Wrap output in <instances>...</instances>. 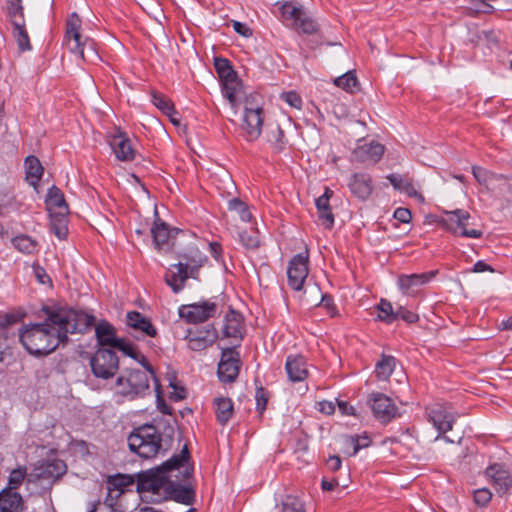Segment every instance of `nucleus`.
<instances>
[{
	"label": "nucleus",
	"instance_id": "f257e3e1",
	"mask_svg": "<svg viewBox=\"0 0 512 512\" xmlns=\"http://www.w3.org/2000/svg\"><path fill=\"white\" fill-rule=\"evenodd\" d=\"M193 473L190 452L187 445H184L180 453L173 455L160 466L138 473L137 491L151 493L155 501L173 500L190 505L195 499Z\"/></svg>",
	"mask_w": 512,
	"mask_h": 512
},
{
	"label": "nucleus",
	"instance_id": "f03ea898",
	"mask_svg": "<svg viewBox=\"0 0 512 512\" xmlns=\"http://www.w3.org/2000/svg\"><path fill=\"white\" fill-rule=\"evenodd\" d=\"M46 315L43 323L23 325L19 339L26 351L34 356L52 353L64 341V308L44 306Z\"/></svg>",
	"mask_w": 512,
	"mask_h": 512
},
{
	"label": "nucleus",
	"instance_id": "7ed1b4c3",
	"mask_svg": "<svg viewBox=\"0 0 512 512\" xmlns=\"http://www.w3.org/2000/svg\"><path fill=\"white\" fill-rule=\"evenodd\" d=\"M129 449L139 457L150 459L162 449V434L157 427L145 424L135 428L127 439Z\"/></svg>",
	"mask_w": 512,
	"mask_h": 512
},
{
	"label": "nucleus",
	"instance_id": "20e7f679",
	"mask_svg": "<svg viewBox=\"0 0 512 512\" xmlns=\"http://www.w3.org/2000/svg\"><path fill=\"white\" fill-rule=\"evenodd\" d=\"M157 382L154 370L126 369L116 380L117 393L130 399L143 397L149 391V381Z\"/></svg>",
	"mask_w": 512,
	"mask_h": 512
},
{
	"label": "nucleus",
	"instance_id": "39448f33",
	"mask_svg": "<svg viewBox=\"0 0 512 512\" xmlns=\"http://www.w3.org/2000/svg\"><path fill=\"white\" fill-rule=\"evenodd\" d=\"M92 40L83 34L82 20L75 13L66 19V49L74 57L76 63L85 60V49L92 48Z\"/></svg>",
	"mask_w": 512,
	"mask_h": 512
},
{
	"label": "nucleus",
	"instance_id": "423d86ee",
	"mask_svg": "<svg viewBox=\"0 0 512 512\" xmlns=\"http://www.w3.org/2000/svg\"><path fill=\"white\" fill-rule=\"evenodd\" d=\"M46 210L50 218V229L59 240L64 239V214L61 209L64 207V194L56 187L48 189L45 197Z\"/></svg>",
	"mask_w": 512,
	"mask_h": 512
},
{
	"label": "nucleus",
	"instance_id": "0eeeda50",
	"mask_svg": "<svg viewBox=\"0 0 512 512\" xmlns=\"http://www.w3.org/2000/svg\"><path fill=\"white\" fill-rule=\"evenodd\" d=\"M470 214L462 209L454 211H446L445 216L441 219L442 226L449 232L472 239H478L482 236V231L477 229H468V220Z\"/></svg>",
	"mask_w": 512,
	"mask_h": 512
},
{
	"label": "nucleus",
	"instance_id": "6e6552de",
	"mask_svg": "<svg viewBox=\"0 0 512 512\" xmlns=\"http://www.w3.org/2000/svg\"><path fill=\"white\" fill-rule=\"evenodd\" d=\"M93 374L97 378H112L119 368V359L112 349L98 348L90 360Z\"/></svg>",
	"mask_w": 512,
	"mask_h": 512
},
{
	"label": "nucleus",
	"instance_id": "1a4fd4ad",
	"mask_svg": "<svg viewBox=\"0 0 512 512\" xmlns=\"http://www.w3.org/2000/svg\"><path fill=\"white\" fill-rule=\"evenodd\" d=\"M219 313L218 305L210 300L193 304L182 305L179 308V315L189 323H202Z\"/></svg>",
	"mask_w": 512,
	"mask_h": 512
},
{
	"label": "nucleus",
	"instance_id": "9d476101",
	"mask_svg": "<svg viewBox=\"0 0 512 512\" xmlns=\"http://www.w3.org/2000/svg\"><path fill=\"white\" fill-rule=\"evenodd\" d=\"M427 416L429 422L437 429L438 435L435 440L443 438L448 443H454V440L447 436H442L450 431L455 423V416L441 404H434L427 409Z\"/></svg>",
	"mask_w": 512,
	"mask_h": 512
},
{
	"label": "nucleus",
	"instance_id": "9b49d317",
	"mask_svg": "<svg viewBox=\"0 0 512 512\" xmlns=\"http://www.w3.org/2000/svg\"><path fill=\"white\" fill-rule=\"evenodd\" d=\"M308 263L309 257L307 253L296 254L290 260L287 268V277L288 284L293 290H302L309 273Z\"/></svg>",
	"mask_w": 512,
	"mask_h": 512
},
{
	"label": "nucleus",
	"instance_id": "f8f14e48",
	"mask_svg": "<svg viewBox=\"0 0 512 512\" xmlns=\"http://www.w3.org/2000/svg\"><path fill=\"white\" fill-rule=\"evenodd\" d=\"M240 359L236 347L226 348L222 351L218 364V377L221 382L231 383L239 374Z\"/></svg>",
	"mask_w": 512,
	"mask_h": 512
},
{
	"label": "nucleus",
	"instance_id": "ddd939ff",
	"mask_svg": "<svg viewBox=\"0 0 512 512\" xmlns=\"http://www.w3.org/2000/svg\"><path fill=\"white\" fill-rule=\"evenodd\" d=\"M368 403L374 417L381 423H388L397 415V407L391 398L383 393H372L369 395Z\"/></svg>",
	"mask_w": 512,
	"mask_h": 512
},
{
	"label": "nucleus",
	"instance_id": "4468645a",
	"mask_svg": "<svg viewBox=\"0 0 512 512\" xmlns=\"http://www.w3.org/2000/svg\"><path fill=\"white\" fill-rule=\"evenodd\" d=\"M263 110L260 107L249 108L245 107L243 122L241 129L243 136L249 142H253L259 138L263 125Z\"/></svg>",
	"mask_w": 512,
	"mask_h": 512
},
{
	"label": "nucleus",
	"instance_id": "2eb2a0df",
	"mask_svg": "<svg viewBox=\"0 0 512 512\" xmlns=\"http://www.w3.org/2000/svg\"><path fill=\"white\" fill-rule=\"evenodd\" d=\"M436 273V271H429L419 274H402L397 280L398 288L404 295L415 296L424 285L435 277Z\"/></svg>",
	"mask_w": 512,
	"mask_h": 512
},
{
	"label": "nucleus",
	"instance_id": "dca6fc26",
	"mask_svg": "<svg viewBox=\"0 0 512 512\" xmlns=\"http://www.w3.org/2000/svg\"><path fill=\"white\" fill-rule=\"evenodd\" d=\"M126 325L132 330L131 334L137 338L140 337H155L157 329L152 324L149 318L144 316L138 311H129L126 314Z\"/></svg>",
	"mask_w": 512,
	"mask_h": 512
},
{
	"label": "nucleus",
	"instance_id": "f3484780",
	"mask_svg": "<svg viewBox=\"0 0 512 512\" xmlns=\"http://www.w3.org/2000/svg\"><path fill=\"white\" fill-rule=\"evenodd\" d=\"M94 321V316L83 310L66 309V334L84 333L92 327Z\"/></svg>",
	"mask_w": 512,
	"mask_h": 512
},
{
	"label": "nucleus",
	"instance_id": "a211bd4d",
	"mask_svg": "<svg viewBox=\"0 0 512 512\" xmlns=\"http://www.w3.org/2000/svg\"><path fill=\"white\" fill-rule=\"evenodd\" d=\"M385 147L375 141L357 146L352 152L354 161L363 164H376L383 156Z\"/></svg>",
	"mask_w": 512,
	"mask_h": 512
},
{
	"label": "nucleus",
	"instance_id": "6ab92c4d",
	"mask_svg": "<svg viewBox=\"0 0 512 512\" xmlns=\"http://www.w3.org/2000/svg\"><path fill=\"white\" fill-rule=\"evenodd\" d=\"M109 145L115 156L120 161H132L135 157V151L132 148L131 141L126 133L117 129L109 136Z\"/></svg>",
	"mask_w": 512,
	"mask_h": 512
},
{
	"label": "nucleus",
	"instance_id": "aec40b11",
	"mask_svg": "<svg viewBox=\"0 0 512 512\" xmlns=\"http://www.w3.org/2000/svg\"><path fill=\"white\" fill-rule=\"evenodd\" d=\"M188 279V263L179 262L172 264L165 272L164 281L171 290L178 294L184 287Z\"/></svg>",
	"mask_w": 512,
	"mask_h": 512
},
{
	"label": "nucleus",
	"instance_id": "412c9836",
	"mask_svg": "<svg viewBox=\"0 0 512 512\" xmlns=\"http://www.w3.org/2000/svg\"><path fill=\"white\" fill-rule=\"evenodd\" d=\"M350 192L360 200H367L373 192L372 177L367 173H354L348 181Z\"/></svg>",
	"mask_w": 512,
	"mask_h": 512
},
{
	"label": "nucleus",
	"instance_id": "4be33fe9",
	"mask_svg": "<svg viewBox=\"0 0 512 512\" xmlns=\"http://www.w3.org/2000/svg\"><path fill=\"white\" fill-rule=\"evenodd\" d=\"M217 338L216 329L213 326H209L204 330L190 332L188 335V347L193 351H201L211 346Z\"/></svg>",
	"mask_w": 512,
	"mask_h": 512
},
{
	"label": "nucleus",
	"instance_id": "5701e85b",
	"mask_svg": "<svg viewBox=\"0 0 512 512\" xmlns=\"http://www.w3.org/2000/svg\"><path fill=\"white\" fill-rule=\"evenodd\" d=\"M285 370L292 382L304 381L308 376L306 359L301 355H289L286 359Z\"/></svg>",
	"mask_w": 512,
	"mask_h": 512
},
{
	"label": "nucleus",
	"instance_id": "b1692460",
	"mask_svg": "<svg viewBox=\"0 0 512 512\" xmlns=\"http://www.w3.org/2000/svg\"><path fill=\"white\" fill-rule=\"evenodd\" d=\"M95 336L99 348H105L106 346L114 348L120 338L116 335V329L112 324L107 321H100L95 326Z\"/></svg>",
	"mask_w": 512,
	"mask_h": 512
},
{
	"label": "nucleus",
	"instance_id": "393cba45",
	"mask_svg": "<svg viewBox=\"0 0 512 512\" xmlns=\"http://www.w3.org/2000/svg\"><path fill=\"white\" fill-rule=\"evenodd\" d=\"M486 475L491 479L499 493H506L512 486V477L509 472L499 464H494L486 469Z\"/></svg>",
	"mask_w": 512,
	"mask_h": 512
},
{
	"label": "nucleus",
	"instance_id": "a878e982",
	"mask_svg": "<svg viewBox=\"0 0 512 512\" xmlns=\"http://www.w3.org/2000/svg\"><path fill=\"white\" fill-rule=\"evenodd\" d=\"M223 336L226 338H243L244 325L242 316L234 310H230L224 319Z\"/></svg>",
	"mask_w": 512,
	"mask_h": 512
},
{
	"label": "nucleus",
	"instance_id": "bb28decb",
	"mask_svg": "<svg viewBox=\"0 0 512 512\" xmlns=\"http://www.w3.org/2000/svg\"><path fill=\"white\" fill-rule=\"evenodd\" d=\"M25 180L34 190L39 192V182L44 173V167L40 160L33 155L28 156L24 162Z\"/></svg>",
	"mask_w": 512,
	"mask_h": 512
},
{
	"label": "nucleus",
	"instance_id": "cd10ccee",
	"mask_svg": "<svg viewBox=\"0 0 512 512\" xmlns=\"http://www.w3.org/2000/svg\"><path fill=\"white\" fill-rule=\"evenodd\" d=\"M62 467L61 460H41L34 469L35 476L44 479H57L64 473Z\"/></svg>",
	"mask_w": 512,
	"mask_h": 512
},
{
	"label": "nucleus",
	"instance_id": "c85d7f7f",
	"mask_svg": "<svg viewBox=\"0 0 512 512\" xmlns=\"http://www.w3.org/2000/svg\"><path fill=\"white\" fill-rule=\"evenodd\" d=\"M213 407L218 423L225 426L234 415L233 401L228 397H215Z\"/></svg>",
	"mask_w": 512,
	"mask_h": 512
},
{
	"label": "nucleus",
	"instance_id": "c756f323",
	"mask_svg": "<svg viewBox=\"0 0 512 512\" xmlns=\"http://www.w3.org/2000/svg\"><path fill=\"white\" fill-rule=\"evenodd\" d=\"M135 483V479L131 475L117 474L110 476L107 480L108 496L118 498L124 493L125 489Z\"/></svg>",
	"mask_w": 512,
	"mask_h": 512
},
{
	"label": "nucleus",
	"instance_id": "7c9ffc66",
	"mask_svg": "<svg viewBox=\"0 0 512 512\" xmlns=\"http://www.w3.org/2000/svg\"><path fill=\"white\" fill-rule=\"evenodd\" d=\"M22 497L19 493L11 490L0 492V512H21Z\"/></svg>",
	"mask_w": 512,
	"mask_h": 512
},
{
	"label": "nucleus",
	"instance_id": "2f4dec72",
	"mask_svg": "<svg viewBox=\"0 0 512 512\" xmlns=\"http://www.w3.org/2000/svg\"><path fill=\"white\" fill-rule=\"evenodd\" d=\"M151 234L156 248L162 249L169 244V240L172 237V230L165 222L157 219L151 228Z\"/></svg>",
	"mask_w": 512,
	"mask_h": 512
},
{
	"label": "nucleus",
	"instance_id": "473e14b6",
	"mask_svg": "<svg viewBox=\"0 0 512 512\" xmlns=\"http://www.w3.org/2000/svg\"><path fill=\"white\" fill-rule=\"evenodd\" d=\"M114 349L121 351L125 356H128L142 365L143 368L148 369L152 373V366L146 359V357L140 353L137 348L125 339H119L118 344L115 345Z\"/></svg>",
	"mask_w": 512,
	"mask_h": 512
},
{
	"label": "nucleus",
	"instance_id": "72a5a7b5",
	"mask_svg": "<svg viewBox=\"0 0 512 512\" xmlns=\"http://www.w3.org/2000/svg\"><path fill=\"white\" fill-rule=\"evenodd\" d=\"M180 256L186 260L185 263H188V279H197L199 268L202 266L204 260L199 249L191 247L189 253H182Z\"/></svg>",
	"mask_w": 512,
	"mask_h": 512
},
{
	"label": "nucleus",
	"instance_id": "f704fd0d",
	"mask_svg": "<svg viewBox=\"0 0 512 512\" xmlns=\"http://www.w3.org/2000/svg\"><path fill=\"white\" fill-rule=\"evenodd\" d=\"M15 249L23 254H34L39 250V244L32 237L21 234L11 239Z\"/></svg>",
	"mask_w": 512,
	"mask_h": 512
},
{
	"label": "nucleus",
	"instance_id": "c9c22d12",
	"mask_svg": "<svg viewBox=\"0 0 512 512\" xmlns=\"http://www.w3.org/2000/svg\"><path fill=\"white\" fill-rule=\"evenodd\" d=\"M279 512H306L305 502L299 495L287 494L281 500Z\"/></svg>",
	"mask_w": 512,
	"mask_h": 512
},
{
	"label": "nucleus",
	"instance_id": "e433bc0d",
	"mask_svg": "<svg viewBox=\"0 0 512 512\" xmlns=\"http://www.w3.org/2000/svg\"><path fill=\"white\" fill-rule=\"evenodd\" d=\"M396 359L393 356H383L377 362L375 367V374L380 380H387L394 371Z\"/></svg>",
	"mask_w": 512,
	"mask_h": 512
},
{
	"label": "nucleus",
	"instance_id": "4c0bfd02",
	"mask_svg": "<svg viewBox=\"0 0 512 512\" xmlns=\"http://www.w3.org/2000/svg\"><path fill=\"white\" fill-rule=\"evenodd\" d=\"M222 94L230 102L232 106L235 105L237 96L241 91V82L237 76L231 78V82L223 81Z\"/></svg>",
	"mask_w": 512,
	"mask_h": 512
},
{
	"label": "nucleus",
	"instance_id": "58836bf2",
	"mask_svg": "<svg viewBox=\"0 0 512 512\" xmlns=\"http://www.w3.org/2000/svg\"><path fill=\"white\" fill-rule=\"evenodd\" d=\"M7 12L13 26L25 23L24 8L21 0H9Z\"/></svg>",
	"mask_w": 512,
	"mask_h": 512
},
{
	"label": "nucleus",
	"instance_id": "ea45409f",
	"mask_svg": "<svg viewBox=\"0 0 512 512\" xmlns=\"http://www.w3.org/2000/svg\"><path fill=\"white\" fill-rule=\"evenodd\" d=\"M376 309L379 312L377 316V319L379 321L384 322L386 324H392L393 322H395L396 308L393 307L390 301L382 298L380 302L377 304Z\"/></svg>",
	"mask_w": 512,
	"mask_h": 512
},
{
	"label": "nucleus",
	"instance_id": "a19ab883",
	"mask_svg": "<svg viewBox=\"0 0 512 512\" xmlns=\"http://www.w3.org/2000/svg\"><path fill=\"white\" fill-rule=\"evenodd\" d=\"M214 66L221 82H231V78L237 76L236 72L234 71L230 62L227 59L216 58Z\"/></svg>",
	"mask_w": 512,
	"mask_h": 512
},
{
	"label": "nucleus",
	"instance_id": "79ce46f5",
	"mask_svg": "<svg viewBox=\"0 0 512 512\" xmlns=\"http://www.w3.org/2000/svg\"><path fill=\"white\" fill-rule=\"evenodd\" d=\"M269 142L273 147V150L277 153H280L285 149L287 145V139L285 137L284 131L280 128V126H276L275 129L269 132Z\"/></svg>",
	"mask_w": 512,
	"mask_h": 512
},
{
	"label": "nucleus",
	"instance_id": "37998d69",
	"mask_svg": "<svg viewBox=\"0 0 512 512\" xmlns=\"http://www.w3.org/2000/svg\"><path fill=\"white\" fill-rule=\"evenodd\" d=\"M228 209L230 211L236 212L240 219L244 222H249L252 218V215L248 209L246 203H244L239 198H232L228 201Z\"/></svg>",
	"mask_w": 512,
	"mask_h": 512
},
{
	"label": "nucleus",
	"instance_id": "c03bdc74",
	"mask_svg": "<svg viewBox=\"0 0 512 512\" xmlns=\"http://www.w3.org/2000/svg\"><path fill=\"white\" fill-rule=\"evenodd\" d=\"M239 241L248 250H256L260 245L259 234L255 230L239 232Z\"/></svg>",
	"mask_w": 512,
	"mask_h": 512
},
{
	"label": "nucleus",
	"instance_id": "a18cd8bd",
	"mask_svg": "<svg viewBox=\"0 0 512 512\" xmlns=\"http://www.w3.org/2000/svg\"><path fill=\"white\" fill-rule=\"evenodd\" d=\"M280 12L282 18L285 21H290L291 24L294 26L304 11L301 7H297L292 3L286 2L280 7Z\"/></svg>",
	"mask_w": 512,
	"mask_h": 512
},
{
	"label": "nucleus",
	"instance_id": "49530a36",
	"mask_svg": "<svg viewBox=\"0 0 512 512\" xmlns=\"http://www.w3.org/2000/svg\"><path fill=\"white\" fill-rule=\"evenodd\" d=\"M295 29L304 34H314L318 31L316 22L306 15L305 12L299 17L294 25Z\"/></svg>",
	"mask_w": 512,
	"mask_h": 512
},
{
	"label": "nucleus",
	"instance_id": "de8ad7c7",
	"mask_svg": "<svg viewBox=\"0 0 512 512\" xmlns=\"http://www.w3.org/2000/svg\"><path fill=\"white\" fill-rule=\"evenodd\" d=\"M13 35L21 51L31 50L30 40L26 31L25 23L19 24V26H14Z\"/></svg>",
	"mask_w": 512,
	"mask_h": 512
},
{
	"label": "nucleus",
	"instance_id": "09e8293b",
	"mask_svg": "<svg viewBox=\"0 0 512 512\" xmlns=\"http://www.w3.org/2000/svg\"><path fill=\"white\" fill-rule=\"evenodd\" d=\"M334 83L337 87H340L347 92H354L357 87L358 80L354 73L347 72L336 78Z\"/></svg>",
	"mask_w": 512,
	"mask_h": 512
},
{
	"label": "nucleus",
	"instance_id": "8fccbe9b",
	"mask_svg": "<svg viewBox=\"0 0 512 512\" xmlns=\"http://www.w3.org/2000/svg\"><path fill=\"white\" fill-rule=\"evenodd\" d=\"M347 441L353 447L352 456H355L361 449L370 446L371 439L367 433H363L362 435H351L348 437Z\"/></svg>",
	"mask_w": 512,
	"mask_h": 512
},
{
	"label": "nucleus",
	"instance_id": "3c124183",
	"mask_svg": "<svg viewBox=\"0 0 512 512\" xmlns=\"http://www.w3.org/2000/svg\"><path fill=\"white\" fill-rule=\"evenodd\" d=\"M152 102L158 109H160L166 115H171V113L174 112V107L172 103L161 94H153Z\"/></svg>",
	"mask_w": 512,
	"mask_h": 512
},
{
	"label": "nucleus",
	"instance_id": "603ef678",
	"mask_svg": "<svg viewBox=\"0 0 512 512\" xmlns=\"http://www.w3.org/2000/svg\"><path fill=\"white\" fill-rule=\"evenodd\" d=\"M402 319L408 324L416 323L419 320V316L411 310H408L404 306H398L395 311V321Z\"/></svg>",
	"mask_w": 512,
	"mask_h": 512
},
{
	"label": "nucleus",
	"instance_id": "864d4df0",
	"mask_svg": "<svg viewBox=\"0 0 512 512\" xmlns=\"http://www.w3.org/2000/svg\"><path fill=\"white\" fill-rule=\"evenodd\" d=\"M256 399V410L262 414L266 409L268 403V392L262 386L256 389L255 393Z\"/></svg>",
	"mask_w": 512,
	"mask_h": 512
},
{
	"label": "nucleus",
	"instance_id": "5fc2aeb1",
	"mask_svg": "<svg viewBox=\"0 0 512 512\" xmlns=\"http://www.w3.org/2000/svg\"><path fill=\"white\" fill-rule=\"evenodd\" d=\"M26 475L25 469L18 468L11 471L9 475V485L11 491L16 489L24 480Z\"/></svg>",
	"mask_w": 512,
	"mask_h": 512
},
{
	"label": "nucleus",
	"instance_id": "6e6d98bb",
	"mask_svg": "<svg viewBox=\"0 0 512 512\" xmlns=\"http://www.w3.org/2000/svg\"><path fill=\"white\" fill-rule=\"evenodd\" d=\"M332 195L333 191L326 187L324 193L321 196H319L315 201L317 211H323L325 209L330 208L329 200L332 197Z\"/></svg>",
	"mask_w": 512,
	"mask_h": 512
},
{
	"label": "nucleus",
	"instance_id": "4d7b16f0",
	"mask_svg": "<svg viewBox=\"0 0 512 512\" xmlns=\"http://www.w3.org/2000/svg\"><path fill=\"white\" fill-rule=\"evenodd\" d=\"M491 497L492 493L486 488L478 489L474 492V501L479 506L487 505L490 502Z\"/></svg>",
	"mask_w": 512,
	"mask_h": 512
},
{
	"label": "nucleus",
	"instance_id": "13d9d810",
	"mask_svg": "<svg viewBox=\"0 0 512 512\" xmlns=\"http://www.w3.org/2000/svg\"><path fill=\"white\" fill-rule=\"evenodd\" d=\"M318 218L321 224L327 228L331 229L334 225V215L331 212V209H325L323 211H318Z\"/></svg>",
	"mask_w": 512,
	"mask_h": 512
},
{
	"label": "nucleus",
	"instance_id": "bf43d9fd",
	"mask_svg": "<svg viewBox=\"0 0 512 512\" xmlns=\"http://www.w3.org/2000/svg\"><path fill=\"white\" fill-rule=\"evenodd\" d=\"M33 273L39 283L47 284L51 282L50 277L46 273L45 269L42 268L39 264L33 265Z\"/></svg>",
	"mask_w": 512,
	"mask_h": 512
},
{
	"label": "nucleus",
	"instance_id": "052dcab7",
	"mask_svg": "<svg viewBox=\"0 0 512 512\" xmlns=\"http://www.w3.org/2000/svg\"><path fill=\"white\" fill-rule=\"evenodd\" d=\"M319 304L321 306H323L324 308H326L328 313L331 316H334L336 314V306H335L334 300L331 296H329L327 294H322Z\"/></svg>",
	"mask_w": 512,
	"mask_h": 512
},
{
	"label": "nucleus",
	"instance_id": "680f3d73",
	"mask_svg": "<svg viewBox=\"0 0 512 512\" xmlns=\"http://www.w3.org/2000/svg\"><path fill=\"white\" fill-rule=\"evenodd\" d=\"M472 173H473V176L475 177V179L480 184L487 183V181L489 179V172L486 169L479 167V166H473Z\"/></svg>",
	"mask_w": 512,
	"mask_h": 512
},
{
	"label": "nucleus",
	"instance_id": "e2e57ef3",
	"mask_svg": "<svg viewBox=\"0 0 512 512\" xmlns=\"http://www.w3.org/2000/svg\"><path fill=\"white\" fill-rule=\"evenodd\" d=\"M394 218L402 223H409L412 219V214L409 209L399 207L394 211Z\"/></svg>",
	"mask_w": 512,
	"mask_h": 512
},
{
	"label": "nucleus",
	"instance_id": "0e129e2a",
	"mask_svg": "<svg viewBox=\"0 0 512 512\" xmlns=\"http://www.w3.org/2000/svg\"><path fill=\"white\" fill-rule=\"evenodd\" d=\"M284 99L291 107L300 108L302 105V100L296 92H287Z\"/></svg>",
	"mask_w": 512,
	"mask_h": 512
},
{
	"label": "nucleus",
	"instance_id": "69168bd1",
	"mask_svg": "<svg viewBox=\"0 0 512 512\" xmlns=\"http://www.w3.org/2000/svg\"><path fill=\"white\" fill-rule=\"evenodd\" d=\"M233 27H234V30L244 36V37H249L252 35V31L251 29L244 23H241V22H238V21H234L233 23Z\"/></svg>",
	"mask_w": 512,
	"mask_h": 512
},
{
	"label": "nucleus",
	"instance_id": "338daca9",
	"mask_svg": "<svg viewBox=\"0 0 512 512\" xmlns=\"http://www.w3.org/2000/svg\"><path fill=\"white\" fill-rule=\"evenodd\" d=\"M472 271L475 273H482V272H494L495 270L490 265H488L485 261L479 260L474 264Z\"/></svg>",
	"mask_w": 512,
	"mask_h": 512
},
{
	"label": "nucleus",
	"instance_id": "774afa93",
	"mask_svg": "<svg viewBox=\"0 0 512 512\" xmlns=\"http://www.w3.org/2000/svg\"><path fill=\"white\" fill-rule=\"evenodd\" d=\"M342 461L337 455L330 456L327 460V466L331 471H337L341 468Z\"/></svg>",
	"mask_w": 512,
	"mask_h": 512
}]
</instances>
